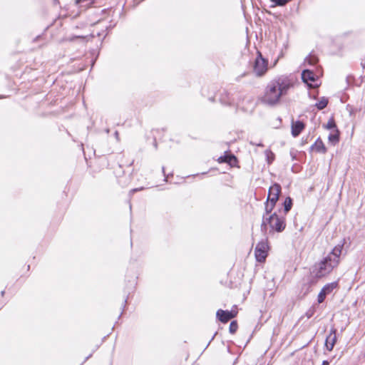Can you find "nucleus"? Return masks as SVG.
Returning a JSON list of instances; mask_svg holds the SVG:
<instances>
[{
    "label": "nucleus",
    "instance_id": "obj_1",
    "mask_svg": "<svg viewBox=\"0 0 365 365\" xmlns=\"http://www.w3.org/2000/svg\"><path fill=\"white\" fill-rule=\"evenodd\" d=\"M292 86L291 81L285 77H279L270 81L265 88L262 102L270 106L275 105L282 96L287 94Z\"/></svg>",
    "mask_w": 365,
    "mask_h": 365
},
{
    "label": "nucleus",
    "instance_id": "obj_27",
    "mask_svg": "<svg viewBox=\"0 0 365 365\" xmlns=\"http://www.w3.org/2000/svg\"><path fill=\"white\" fill-rule=\"evenodd\" d=\"M115 135L116 138H118V132H115Z\"/></svg>",
    "mask_w": 365,
    "mask_h": 365
},
{
    "label": "nucleus",
    "instance_id": "obj_13",
    "mask_svg": "<svg viewBox=\"0 0 365 365\" xmlns=\"http://www.w3.org/2000/svg\"><path fill=\"white\" fill-rule=\"evenodd\" d=\"M338 285V283L336 282L327 284L323 287L322 290L327 295L329 294Z\"/></svg>",
    "mask_w": 365,
    "mask_h": 365
},
{
    "label": "nucleus",
    "instance_id": "obj_4",
    "mask_svg": "<svg viewBox=\"0 0 365 365\" xmlns=\"http://www.w3.org/2000/svg\"><path fill=\"white\" fill-rule=\"evenodd\" d=\"M267 66V61L262 57L261 53L258 52V56L255 58L253 66L255 74L259 77L264 76L268 69Z\"/></svg>",
    "mask_w": 365,
    "mask_h": 365
},
{
    "label": "nucleus",
    "instance_id": "obj_14",
    "mask_svg": "<svg viewBox=\"0 0 365 365\" xmlns=\"http://www.w3.org/2000/svg\"><path fill=\"white\" fill-rule=\"evenodd\" d=\"M275 204H276V202H267V200L265 202V207H264L265 213L263 215H266V216L270 215L272 211L273 210V209L275 206Z\"/></svg>",
    "mask_w": 365,
    "mask_h": 365
},
{
    "label": "nucleus",
    "instance_id": "obj_17",
    "mask_svg": "<svg viewBox=\"0 0 365 365\" xmlns=\"http://www.w3.org/2000/svg\"><path fill=\"white\" fill-rule=\"evenodd\" d=\"M329 142L333 144H336L339 142V130L336 129L335 133L330 134L328 137Z\"/></svg>",
    "mask_w": 365,
    "mask_h": 365
},
{
    "label": "nucleus",
    "instance_id": "obj_23",
    "mask_svg": "<svg viewBox=\"0 0 365 365\" xmlns=\"http://www.w3.org/2000/svg\"><path fill=\"white\" fill-rule=\"evenodd\" d=\"M326 296L327 294L322 290H321L317 297L318 302L322 303L324 301Z\"/></svg>",
    "mask_w": 365,
    "mask_h": 365
},
{
    "label": "nucleus",
    "instance_id": "obj_10",
    "mask_svg": "<svg viewBox=\"0 0 365 365\" xmlns=\"http://www.w3.org/2000/svg\"><path fill=\"white\" fill-rule=\"evenodd\" d=\"M305 125L300 120L292 122V135L293 137H297L300 133L304 130Z\"/></svg>",
    "mask_w": 365,
    "mask_h": 365
},
{
    "label": "nucleus",
    "instance_id": "obj_2",
    "mask_svg": "<svg viewBox=\"0 0 365 365\" xmlns=\"http://www.w3.org/2000/svg\"><path fill=\"white\" fill-rule=\"evenodd\" d=\"M344 243L345 239L336 245L327 256L314 264L312 272L316 277L320 278L329 274L338 266Z\"/></svg>",
    "mask_w": 365,
    "mask_h": 365
},
{
    "label": "nucleus",
    "instance_id": "obj_3",
    "mask_svg": "<svg viewBox=\"0 0 365 365\" xmlns=\"http://www.w3.org/2000/svg\"><path fill=\"white\" fill-rule=\"evenodd\" d=\"M268 226L269 232H282L286 227L285 217L274 212L269 216L263 215L261 225L262 232H267Z\"/></svg>",
    "mask_w": 365,
    "mask_h": 365
},
{
    "label": "nucleus",
    "instance_id": "obj_8",
    "mask_svg": "<svg viewBox=\"0 0 365 365\" xmlns=\"http://www.w3.org/2000/svg\"><path fill=\"white\" fill-rule=\"evenodd\" d=\"M280 192L281 186L277 183H274L269 189L268 196L267 199V202H277L279 199Z\"/></svg>",
    "mask_w": 365,
    "mask_h": 365
},
{
    "label": "nucleus",
    "instance_id": "obj_18",
    "mask_svg": "<svg viewBox=\"0 0 365 365\" xmlns=\"http://www.w3.org/2000/svg\"><path fill=\"white\" fill-rule=\"evenodd\" d=\"M292 200L291 197H287L284 202V209L285 214L287 213L292 208Z\"/></svg>",
    "mask_w": 365,
    "mask_h": 365
},
{
    "label": "nucleus",
    "instance_id": "obj_6",
    "mask_svg": "<svg viewBox=\"0 0 365 365\" xmlns=\"http://www.w3.org/2000/svg\"><path fill=\"white\" fill-rule=\"evenodd\" d=\"M237 314V311L236 309H232L231 311L218 309L216 313V317L221 322L227 323L229 320L235 317Z\"/></svg>",
    "mask_w": 365,
    "mask_h": 365
},
{
    "label": "nucleus",
    "instance_id": "obj_20",
    "mask_svg": "<svg viewBox=\"0 0 365 365\" xmlns=\"http://www.w3.org/2000/svg\"><path fill=\"white\" fill-rule=\"evenodd\" d=\"M237 328H238L237 323L235 321H232L230 324V327H229L230 332L231 334L235 333Z\"/></svg>",
    "mask_w": 365,
    "mask_h": 365
},
{
    "label": "nucleus",
    "instance_id": "obj_9",
    "mask_svg": "<svg viewBox=\"0 0 365 365\" xmlns=\"http://www.w3.org/2000/svg\"><path fill=\"white\" fill-rule=\"evenodd\" d=\"M217 162L219 163H226L231 166H234L237 163V158L234 155L225 152L224 155L220 156L217 159Z\"/></svg>",
    "mask_w": 365,
    "mask_h": 365
},
{
    "label": "nucleus",
    "instance_id": "obj_5",
    "mask_svg": "<svg viewBox=\"0 0 365 365\" xmlns=\"http://www.w3.org/2000/svg\"><path fill=\"white\" fill-rule=\"evenodd\" d=\"M269 250L268 240L264 239L259 242L255 247V255L256 260L262 262L265 260Z\"/></svg>",
    "mask_w": 365,
    "mask_h": 365
},
{
    "label": "nucleus",
    "instance_id": "obj_15",
    "mask_svg": "<svg viewBox=\"0 0 365 365\" xmlns=\"http://www.w3.org/2000/svg\"><path fill=\"white\" fill-rule=\"evenodd\" d=\"M94 3V0H76V4L80 7L86 9Z\"/></svg>",
    "mask_w": 365,
    "mask_h": 365
},
{
    "label": "nucleus",
    "instance_id": "obj_16",
    "mask_svg": "<svg viewBox=\"0 0 365 365\" xmlns=\"http://www.w3.org/2000/svg\"><path fill=\"white\" fill-rule=\"evenodd\" d=\"M328 104V99L325 97H322L320 101L316 103V107L319 110H322L327 107Z\"/></svg>",
    "mask_w": 365,
    "mask_h": 365
},
{
    "label": "nucleus",
    "instance_id": "obj_24",
    "mask_svg": "<svg viewBox=\"0 0 365 365\" xmlns=\"http://www.w3.org/2000/svg\"><path fill=\"white\" fill-rule=\"evenodd\" d=\"M75 39H80L81 41H84L86 39V36H76L70 38L69 41H74Z\"/></svg>",
    "mask_w": 365,
    "mask_h": 365
},
{
    "label": "nucleus",
    "instance_id": "obj_19",
    "mask_svg": "<svg viewBox=\"0 0 365 365\" xmlns=\"http://www.w3.org/2000/svg\"><path fill=\"white\" fill-rule=\"evenodd\" d=\"M304 62L311 66L315 65L318 62V58L317 56L314 55H310L309 56L307 57Z\"/></svg>",
    "mask_w": 365,
    "mask_h": 365
},
{
    "label": "nucleus",
    "instance_id": "obj_25",
    "mask_svg": "<svg viewBox=\"0 0 365 365\" xmlns=\"http://www.w3.org/2000/svg\"><path fill=\"white\" fill-rule=\"evenodd\" d=\"M143 189H144V188H143V187H139V188H135V189L131 190L130 191V194H133V193H134V192H137V191H140V190H143Z\"/></svg>",
    "mask_w": 365,
    "mask_h": 365
},
{
    "label": "nucleus",
    "instance_id": "obj_22",
    "mask_svg": "<svg viewBox=\"0 0 365 365\" xmlns=\"http://www.w3.org/2000/svg\"><path fill=\"white\" fill-rule=\"evenodd\" d=\"M272 3L277 6H284L291 0H270Z\"/></svg>",
    "mask_w": 365,
    "mask_h": 365
},
{
    "label": "nucleus",
    "instance_id": "obj_12",
    "mask_svg": "<svg viewBox=\"0 0 365 365\" xmlns=\"http://www.w3.org/2000/svg\"><path fill=\"white\" fill-rule=\"evenodd\" d=\"M311 149L320 153H325L327 152V148L319 138H317L315 143L312 145Z\"/></svg>",
    "mask_w": 365,
    "mask_h": 365
},
{
    "label": "nucleus",
    "instance_id": "obj_26",
    "mask_svg": "<svg viewBox=\"0 0 365 365\" xmlns=\"http://www.w3.org/2000/svg\"><path fill=\"white\" fill-rule=\"evenodd\" d=\"M322 365H329V362L328 361H323Z\"/></svg>",
    "mask_w": 365,
    "mask_h": 365
},
{
    "label": "nucleus",
    "instance_id": "obj_11",
    "mask_svg": "<svg viewBox=\"0 0 365 365\" xmlns=\"http://www.w3.org/2000/svg\"><path fill=\"white\" fill-rule=\"evenodd\" d=\"M336 341V330L333 329L331 331L329 335L327 337L325 341V346L329 351H331L334 346Z\"/></svg>",
    "mask_w": 365,
    "mask_h": 365
},
{
    "label": "nucleus",
    "instance_id": "obj_7",
    "mask_svg": "<svg viewBox=\"0 0 365 365\" xmlns=\"http://www.w3.org/2000/svg\"><path fill=\"white\" fill-rule=\"evenodd\" d=\"M317 76L309 69H305L302 73V79L309 87H317L318 84H312L317 81Z\"/></svg>",
    "mask_w": 365,
    "mask_h": 365
},
{
    "label": "nucleus",
    "instance_id": "obj_21",
    "mask_svg": "<svg viewBox=\"0 0 365 365\" xmlns=\"http://www.w3.org/2000/svg\"><path fill=\"white\" fill-rule=\"evenodd\" d=\"M324 127L327 129L336 128V123L334 122V120L333 118L329 119V121L327 122V125Z\"/></svg>",
    "mask_w": 365,
    "mask_h": 365
}]
</instances>
